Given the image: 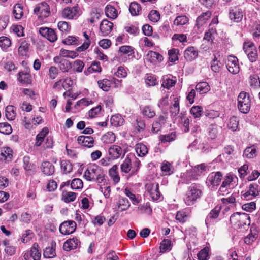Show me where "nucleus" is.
<instances>
[{"label": "nucleus", "instance_id": "4d7b16f0", "mask_svg": "<svg viewBox=\"0 0 260 260\" xmlns=\"http://www.w3.org/2000/svg\"><path fill=\"white\" fill-rule=\"evenodd\" d=\"M77 228L76 223L73 220L66 221V235L73 233Z\"/></svg>", "mask_w": 260, "mask_h": 260}, {"label": "nucleus", "instance_id": "3c124183", "mask_svg": "<svg viewBox=\"0 0 260 260\" xmlns=\"http://www.w3.org/2000/svg\"><path fill=\"white\" fill-rule=\"evenodd\" d=\"M171 241L170 239H164L160 244V252L164 253L171 249Z\"/></svg>", "mask_w": 260, "mask_h": 260}, {"label": "nucleus", "instance_id": "a18cd8bd", "mask_svg": "<svg viewBox=\"0 0 260 260\" xmlns=\"http://www.w3.org/2000/svg\"><path fill=\"white\" fill-rule=\"evenodd\" d=\"M142 114L148 118H152L155 115V112L152 108L149 106H145L141 108Z\"/></svg>", "mask_w": 260, "mask_h": 260}, {"label": "nucleus", "instance_id": "ddd939ff", "mask_svg": "<svg viewBox=\"0 0 260 260\" xmlns=\"http://www.w3.org/2000/svg\"><path fill=\"white\" fill-rule=\"evenodd\" d=\"M39 32L42 36L51 42L57 40V36L55 31L51 28L42 27L40 28Z\"/></svg>", "mask_w": 260, "mask_h": 260}, {"label": "nucleus", "instance_id": "f3484780", "mask_svg": "<svg viewBox=\"0 0 260 260\" xmlns=\"http://www.w3.org/2000/svg\"><path fill=\"white\" fill-rule=\"evenodd\" d=\"M79 144L88 148L93 146L94 141L93 137L91 136H80L77 139Z\"/></svg>", "mask_w": 260, "mask_h": 260}, {"label": "nucleus", "instance_id": "8fccbe9b", "mask_svg": "<svg viewBox=\"0 0 260 260\" xmlns=\"http://www.w3.org/2000/svg\"><path fill=\"white\" fill-rule=\"evenodd\" d=\"M129 10L133 16H137L139 14V12L141 10V7L138 3L133 2L131 3Z\"/></svg>", "mask_w": 260, "mask_h": 260}, {"label": "nucleus", "instance_id": "338daca9", "mask_svg": "<svg viewBox=\"0 0 260 260\" xmlns=\"http://www.w3.org/2000/svg\"><path fill=\"white\" fill-rule=\"evenodd\" d=\"M29 46L30 44L26 41H22L18 48L19 53L22 55H25L28 51Z\"/></svg>", "mask_w": 260, "mask_h": 260}, {"label": "nucleus", "instance_id": "4be33fe9", "mask_svg": "<svg viewBox=\"0 0 260 260\" xmlns=\"http://www.w3.org/2000/svg\"><path fill=\"white\" fill-rule=\"evenodd\" d=\"M69 185L71 189L78 190L83 188V183L81 179L79 178H74L71 182L70 181L66 182V186H69Z\"/></svg>", "mask_w": 260, "mask_h": 260}, {"label": "nucleus", "instance_id": "473e14b6", "mask_svg": "<svg viewBox=\"0 0 260 260\" xmlns=\"http://www.w3.org/2000/svg\"><path fill=\"white\" fill-rule=\"evenodd\" d=\"M78 94L76 93H73L72 89H68V91H66V96L69 98V99L67 101V103L66 104V112H69L70 110V106L72 105L71 100H75Z\"/></svg>", "mask_w": 260, "mask_h": 260}, {"label": "nucleus", "instance_id": "e2e57ef3", "mask_svg": "<svg viewBox=\"0 0 260 260\" xmlns=\"http://www.w3.org/2000/svg\"><path fill=\"white\" fill-rule=\"evenodd\" d=\"M233 179L231 175H226L222 183L220 189L221 190L224 188L230 187L232 184Z\"/></svg>", "mask_w": 260, "mask_h": 260}, {"label": "nucleus", "instance_id": "aec40b11", "mask_svg": "<svg viewBox=\"0 0 260 260\" xmlns=\"http://www.w3.org/2000/svg\"><path fill=\"white\" fill-rule=\"evenodd\" d=\"M41 169L42 172L47 176H50L54 172V166L49 161H44L42 162L41 166Z\"/></svg>", "mask_w": 260, "mask_h": 260}, {"label": "nucleus", "instance_id": "5701e85b", "mask_svg": "<svg viewBox=\"0 0 260 260\" xmlns=\"http://www.w3.org/2000/svg\"><path fill=\"white\" fill-rule=\"evenodd\" d=\"M221 128L216 124H211L208 128V134L210 138L214 139L219 134Z\"/></svg>", "mask_w": 260, "mask_h": 260}, {"label": "nucleus", "instance_id": "423d86ee", "mask_svg": "<svg viewBox=\"0 0 260 260\" xmlns=\"http://www.w3.org/2000/svg\"><path fill=\"white\" fill-rule=\"evenodd\" d=\"M146 191L149 194L154 201L160 199L161 194L159 190V184L157 183L149 182L145 185Z\"/></svg>", "mask_w": 260, "mask_h": 260}, {"label": "nucleus", "instance_id": "a878e982", "mask_svg": "<svg viewBox=\"0 0 260 260\" xmlns=\"http://www.w3.org/2000/svg\"><path fill=\"white\" fill-rule=\"evenodd\" d=\"M55 245V243L52 242L51 246H49L45 248L43 253V256L45 258H52L56 256L55 250L54 248V245Z\"/></svg>", "mask_w": 260, "mask_h": 260}, {"label": "nucleus", "instance_id": "bb28decb", "mask_svg": "<svg viewBox=\"0 0 260 260\" xmlns=\"http://www.w3.org/2000/svg\"><path fill=\"white\" fill-rule=\"evenodd\" d=\"M60 56H56L54 58V61L56 64H58L60 69L63 72H65V59L64 58L63 54L65 53L64 50H61Z\"/></svg>", "mask_w": 260, "mask_h": 260}, {"label": "nucleus", "instance_id": "f03ea898", "mask_svg": "<svg viewBox=\"0 0 260 260\" xmlns=\"http://www.w3.org/2000/svg\"><path fill=\"white\" fill-rule=\"evenodd\" d=\"M202 194L201 190L197 184H193L188 187L184 201L188 206L194 204L197 199L200 198Z\"/></svg>", "mask_w": 260, "mask_h": 260}, {"label": "nucleus", "instance_id": "b1692460", "mask_svg": "<svg viewBox=\"0 0 260 260\" xmlns=\"http://www.w3.org/2000/svg\"><path fill=\"white\" fill-rule=\"evenodd\" d=\"M80 243V241L77 238L66 240V251L76 249Z\"/></svg>", "mask_w": 260, "mask_h": 260}, {"label": "nucleus", "instance_id": "c03bdc74", "mask_svg": "<svg viewBox=\"0 0 260 260\" xmlns=\"http://www.w3.org/2000/svg\"><path fill=\"white\" fill-rule=\"evenodd\" d=\"M209 248L208 247H205L201 249L197 254V257L198 260H209L210 256L209 254Z\"/></svg>", "mask_w": 260, "mask_h": 260}, {"label": "nucleus", "instance_id": "58836bf2", "mask_svg": "<svg viewBox=\"0 0 260 260\" xmlns=\"http://www.w3.org/2000/svg\"><path fill=\"white\" fill-rule=\"evenodd\" d=\"M180 111L179 101L177 97H174L173 99V103L170 108V112L174 116L179 114Z\"/></svg>", "mask_w": 260, "mask_h": 260}, {"label": "nucleus", "instance_id": "9d476101", "mask_svg": "<svg viewBox=\"0 0 260 260\" xmlns=\"http://www.w3.org/2000/svg\"><path fill=\"white\" fill-rule=\"evenodd\" d=\"M197 171V169L192 168L183 173L181 176L182 182L185 184H189L191 181L197 180L199 177Z\"/></svg>", "mask_w": 260, "mask_h": 260}, {"label": "nucleus", "instance_id": "ea45409f", "mask_svg": "<svg viewBox=\"0 0 260 260\" xmlns=\"http://www.w3.org/2000/svg\"><path fill=\"white\" fill-rule=\"evenodd\" d=\"M122 172L128 173L131 172L132 174L131 160L129 157H126L120 166Z\"/></svg>", "mask_w": 260, "mask_h": 260}, {"label": "nucleus", "instance_id": "f704fd0d", "mask_svg": "<svg viewBox=\"0 0 260 260\" xmlns=\"http://www.w3.org/2000/svg\"><path fill=\"white\" fill-rule=\"evenodd\" d=\"M14 109V107L12 105H8L6 107V117L8 120H13L15 119L16 113Z\"/></svg>", "mask_w": 260, "mask_h": 260}, {"label": "nucleus", "instance_id": "603ef678", "mask_svg": "<svg viewBox=\"0 0 260 260\" xmlns=\"http://www.w3.org/2000/svg\"><path fill=\"white\" fill-rule=\"evenodd\" d=\"M99 87L105 91H108L111 87V81L107 79H104L98 82Z\"/></svg>", "mask_w": 260, "mask_h": 260}, {"label": "nucleus", "instance_id": "c756f323", "mask_svg": "<svg viewBox=\"0 0 260 260\" xmlns=\"http://www.w3.org/2000/svg\"><path fill=\"white\" fill-rule=\"evenodd\" d=\"M176 80L172 79L168 75L164 76L162 77V86L168 89L175 86Z\"/></svg>", "mask_w": 260, "mask_h": 260}, {"label": "nucleus", "instance_id": "13d9d810", "mask_svg": "<svg viewBox=\"0 0 260 260\" xmlns=\"http://www.w3.org/2000/svg\"><path fill=\"white\" fill-rule=\"evenodd\" d=\"M147 56L151 59V62L154 61L155 60L160 62L164 59L163 56L160 54L153 51H149L147 54Z\"/></svg>", "mask_w": 260, "mask_h": 260}, {"label": "nucleus", "instance_id": "20e7f679", "mask_svg": "<svg viewBox=\"0 0 260 260\" xmlns=\"http://www.w3.org/2000/svg\"><path fill=\"white\" fill-rule=\"evenodd\" d=\"M238 108L243 113L246 114L250 109V100L249 94L245 92H241L238 96Z\"/></svg>", "mask_w": 260, "mask_h": 260}, {"label": "nucleus", "instance_id": "79ce46f5", "mask_svg": "<svg viewBox=\"0 0 260 260\" xmlns=\"http://www.w3.org/2000/svg\"><path fill=\"white\" fill-rule=\"evenodd\" d=\"M102 68L100 66V63L94 61L91 64V66L87 69V71H84V73L85 75H88L93 72H100Z\"/></svg>", "mask_w": 260, "mask_h": 260}, {"label": "nucleus", "instance_id": "864d4df0", "mask_svg": "<svg viewBox=\"0 0 260 260\" xmlns=\"http://www.w3.org/2000/svg\"><path fill=\"white\" fill-rule=\"evenodd\" d=\"M179 50L176 48H172L168 51L169 61L171 62H174L178 60V54Z\"/></svg>", "mask_w": 260, "mask_h": 260}, {"label": "nucleus", "instance_id": "72a5a7b5", "mask_svg": "<svg viewBox=\"0 0 260 260\" xmlns=\"http://www.w3.org/2000/svg\"><path fill=\"white\" fill-rule=\"evenodd\" d=\"M196 90L200 94H204L209 91L210 86L207 82H201L196 86Z\"/></svg>", "mask_w": 260, "mask_h": 260}, {"label": "nucleus", "instance_id": "de8ad7c7", "mask_svg": "<svg viewBox=\"0 0 260 260\" xmlns=\"http://www.w3.org/2000/svg\"><path fill=\"white\" fill-rule=\"evenodd\" d=\"M111 123L114 126H121L124 121L123 118L120 115H113L110 119Z\"/></svg>", "mask_w": 260, "mask_h": 260}, {"label": "nucleus", "instance_id": "c9c22d12", "mask_svg": "<svg viewBox=\"0 0 260 260\" xmlns=\"http://www.w3.org/2000/svg\"><path fill=\"white\" fill-rule=\"evenodd\" d=\"M116 139L115 134L112 132H108L104 134L101 138L102 141L106 144L113 143Z\"/></svg>", "mask_w": 260, "mask_h": 260}, {"label": "nucleus", "instance_id": "6e6d98bb", "mask_svg": "<svg viewBox=\"0 0 260 260\" xmlns=\"http://www.w3.org/2000/svg\"><path fill=\"white\" fill-rule=\"evenodd\" d=\"M12 132V127L8 122L0 123V133L5 135H10Z\"/></svg>", "mask_w": 260, "mask_h": 260}, {"label": "nucleus", "instance_id": "680f3d73", "mask_svg": "<svg viewBox=\"0 0 260 260\" xmlns=\"http://www.w3.org/2000/svg\"><path fill=\"white\" fill-rule=\"evenodd\" d=\"M239 120L238 118L236 116H233L230 119L228 125L229 129L233 131H235L237 130Z\"/></svg>", "mask_w": 260, "mask_h": 260}, {"label": "nucleus", "instance_id": "f8f14e48", "mask_svg": "<svg viewBox=\"0 0 260 260\" xmlns=\"http://www.w3.org/2000/svg\"><path fill=\"white\" fill-rule=\"evenodd\" d=\"M108 153L113 159H116L120 157L123 158L125 152L120 146L113 145L109 148Z\"/></svg>", "mask_w": 260, "mask_h": 260}, {"label": "nucleus", "instance_id": "9b49d317", "mask_svg": "<svg viewBox=\"0 0 260 260\" xmlns=\"http://www.w3.org/2000/svg\"><path fill=\"white\" fill-rule=\"evenodd\" d=\"M226 68L228 71L233 74H236L239 72V66L237 58L234 56H229L228 57L226 62Z\"/></svg>", "mask_w": 260, "mask_h": 260}, {"label": "nucleus", "instance_id": "412c9836", "mask_svg": "<svg viewBox=\"0 0 260 260\" xmlns=\"http://www.w3.org/2000/svg\"><path fill=\"white\" fill-rule=\"evenodd\" d=\"M257 154V149L254 145L247 147L243 152V156L247 159L255 157Z\"/></svg>", "mask_w": 260, "mask_h": 260}, {"label": "nucleus", "instance_id": "37998d69", "mask_svg": "<svg viewBox=\"0 0 260 260\" xmlns=\"http://www.w3.org/2000/svg\"><path fill=\"white\" fill-rule=\"evenodd\" d=\"M105 14L108 17L112 19H115L117 16V10L111 5H107L106 7Z\"/></svg>", "mask_w": 260, "mask_h": 260}, {"label": "nucleus", "instance_id": "c85d7f7f", "mask_svg": "<svg viewBox=\"0 0 260 260\" xmlns=\"http://www.w3.org/2000/svg\"><path fill=\"white\" fill-rule=\"evenodd\" d=\"M30 255L34 260H40L41 256V250L37 243H35L30 250Z\"/></svg>", "mask_w": 260, "mask_h": 260}, {"label": "nucleus", "instance_id": "6ab92c4d", "mask_svg": "<svg viewBox=\"0 0 260 260\" xmlns=\"http://www.w3.org/2000/svg\"><path fill=\"white\" fill-rule=\"evenodd\" d=\"M211 14V12L210 11L202 13L196 20V26L198 28H199L205 24L207 21L210 18Z\"/></svg>", "mask_w": 260, "mask_h": 260}, {"label": "nucleus", "instance_id": "09e8293b", "mask_svg": "<svg viewBox=\"0 0 260 260\" xmlns=\"http://www.w3.org/2000/svg\"><path fill=\"white\" fill-rule=\"evenodd\" d=\"M18 81L22 84H29L31 82L30 75L27 73L19 72Z\"/></svg>", "mask_w": 260, "mask_h": 260}, {"label": "nucleus", "instance_id": "774afa93", "mask_svg": "<svg viewBox=\"0 0 260 260\" xmlns=\"http://www.w3.org/2000/svg\"><path fill=\"white\" fill-rule=\"evenodd\" d=\"M188 21V18L185 15L177 16L174 21V24L176 25H183Z\"/></svg>", "mask_w": 260, "mask_h": 260}, {"label": "nucleus", "instance_id": "a19ab883", "mask_svg": "<svg viewBox=\"0 0 260 260\" xmlns=\"http://www.w3.org/2000/svg\"><path fill=\"white\" fill-rule=\"evenodd\" d=\"M49 129L47 127H44L36 136V145L39 146L44 140L45 136L48 133Z\"/></svg>", "mask_w": 260, "mask_h": 260}, {"label": "nucleus", "instance_id": "6e6552de", "mask_svg": "<svg viewBox=\"0 0 260 260\" xmlns=\"http://www.w3.org/2000/svg\"><path fill=\"white\" fill-rule=\"evenodd\" d=\"M243 50L250 62L256 61L258 58V53L256 47L252 43H244Z\"/></svg>", "mask_w": 260, "mask_h": 260}, {"label": "nucleus", "instance_id": "39448f33", "mask_svg": "<svg viewBox=\"0 0 260 260\" xmlns=\"http://www.w3.org/2000/svg\"><path fill=\"white\" fill-rule=\"evenodd\" d=\"M244 14V10L240 6H233L229 9V17L234 22L238 23L241 21Z\"/></svg>", "mask_w": 260, "mask_h": 260}, {"label": "nucleus", "instance_id": "7ed1b4c3", "mask_svg": "<svg viewBox=\"0 0 260 260\" xmlns=\"http://www.w3.org/2000/svg\"><path fill=\"white\" fill-rule=\"evenodd\" d=\"M260 185L257 183H250L244 191L241 192V198L245 200H252L259 196Z\"/></svg>", "mask_w": 260, "mask_h": 260}, {"label": "nucleus", "instance_id": "f257e3e1", "mask_svg": "<svg viewBox=\"0 0 260 260\" xmlns=\"http://www.w3.org/2000/svg\"><path fill=\"white\" fill-rule=\"evenodd\" d=\"M83 177L87 181H95L99 184L104 183L105 181V174L102 169L95 164L87 168Z\"/></svg>", "mask_w": 260, "mask_h": 260}, {"label": "nucleus", "instance_id": "4c0bfd02", "mask_svg": "<svg viewBox=\"0 0 260 260\" xmlns=\"http://www.w3.org/2000/svg\"><path fill=\"white\" fill-rule=\"evenodd\" d=\"M135 149L138 155L140 157L145 156L148 153L147 147L143 143L136 144Z\"/></svg>", "mask_w": 260, "mask_h": 260}, {"label": "nucleus", "instance_id": "0eeeda50", "mask_svg": "<svg viewBox=\"0 0 260 260\" xmlns=\"http://www.w3.org/2000/svg\"><path fill=\"white\" fill-rule=\"evenodd\" d=\"M222 174L220 172H213L209 174L207 178L206 183L211 188L218 186L222 178Z\"/></svg>", "mask_w": 260, "mask_h": 260}, {"label": "nucleus", "instance_id": "e433bc0d", "mask_svg": "<svg viewBox=\"0 0 260 260\" xmlns=\"http://www.w3.org/2000/svg\"><path fill=\"white\" fill-rule=\"evenodd\" d=\"M179 118L180 119L179 122L182 125L184 131L185 132H188L189 130V119L188 117H187L185 114L181 113L179 116Z\"/></svg>", "mask_w": 260, "mask_h": 260}, {"label": "nucleus", "instance_id": "cd10ccee", "mask_svg": "<svg viewBox=\"0 0 260 260\" xmlns=\"http://www.w3.org/2000/svg\"><path fill=\"white\" fill-rule=\"evenodd\" d=\"M109 174L115 183H117L119 182L120 177L118 174L117 165H115L109 169Z\"/></svg>", "mask_w": 260, "mask_h": 260}, {"label": "nucleus", "instance_id": "bf43d9fd", "mask_svg": "<svg viewBox=\"0 0 260 260\" xmlns=\"http://www.w3.org/2000/svg\"><path fill=\"white\" fill-rule=\"evenodd\" d=\"M190 112L194 118H199L203 113V108L199 106H194L190 109Z\"/></svg>", "mask_w": 260, "mask_h": 260}, {"label": "nucleus", "instance_id": "052dcab7", "mask_svg": "<svg viewBox=\"0 0 260 260\" xmlns=\"http://www.w3.org/2000/svg\"><path fill=\"white\" fill-rule=\"evenodd\" d=\"M161 169L165 175H170L173 172L172 165L168 161H164L162 163Z\"/></svg>", "mask_w": 260, "mask_h": 260}, {"label": "nucleus", "instance_id": "dca6fc26", "mask_svg": "<svg viewBox=\"0 0 260 260\" xmlns=\"http://www.w3.org/2000/svg\"><path fill=\"white\" fill-rule=\"evenodd\" d=\"M84 67V62L80 60H76L73 63L66 62V72L68 71L70 69H72L73 71L77 72H81Z\"/></svg>", "mask_w": 260, "mask_h": 260}, {"label": "nucleus", "instance_id": "2eb2a0df", "mask_svg": "<svg viewBox=\"0 0 260 260\" xmlns=\"http://www.w3.org/2000/svg\"><path fill=\"white\" fill-rule=\"evenodd\" d=\"M184 56L187 61H192L198 56V49L193 47H187L184 51Z\"/></svg>", "mask_w": 260, "mask_h": 260}, {"label": "nucleus", "instance_id": "1a4fd4ad", "mask_svg": "<svg viewBox=\"0 0 260 260\" xmlns=\"http://www.w3.org/2000/svg\"><path fill=\"white\" fill-rule=\"evenodd\" d=\"M221 210V206L217 205L211 210L205 218V224L207 228L210 227L214 224L215 220L218 217Z\"/></svg>", "mask_w": 260, "mask_h": 260}, {"label": "nucleus", "instance_id": "5fc2aeb1", "mask_svg": "<svg viewBox=\"0 0 260 260\" xmlns=\"http://www.w3.org/2000/svg\"><path fill=\"white\" fill-rule=\"evenodd\" d=\"M176 139L175 133L172 132L170 134L161 135L159 137V140L162 143L170 142Z\"/></svg>", "mask_w": 260, "mask_h": 260}, {"label": "nucleus", "instance_id": "a211bd4d", "mask_svg": "<svg viewBox=\"0 0 260 260\" xmlns=\"http://www.w3.org/2000/svg\"><path fill=\"white\" fill-rule=\"evenodd\" d=\"M113 24L107 19L103 20L100 24V29L103 36L109 35L112 31Z\"/></svg>", "mask_w": 260, "mask_h": 260}, {"label": "nucleus", "instance_id": "4468645a", "mask_svg": "<svg viewBox=\"0 0 260 260\" xmlns=\"http://www.w3.org/2000/svg\"><path fill=\"white\" fill-rule=\"evenodd\" d=\"M80 9L78 5L76 4L72 7L66 8V18L69 19H77L80 15Z\"/></svg>", "mask_w": 260, "mask_h": 260}, {"label": "nucleus", "instance_id": "69168bd1", "mask_svg": "<svg viewBox=\"0 0 260 260\" xmlns=\"http://www.w3.org/2000/svg\"><path fill=\"white\" fill-rule=\"evenodd\" d=\"M248 168V164H244L238 169V171L241 179H244L247 176L249 172Z\"/></svg>", "mask_w": 260, "mask_h": 260}, {"label": "nucleus", "instance_id": "49530a36", "mask_svg": "<svg viewBox=\"0 0 260 260\" xmlns=\"http://www.w3.org/2000/svg\"><path fill=\"white\" fill-rule=\"evenodd\" d=\"M239 218H240V219L238 220L236 226L241 227L247 224H250V217L248 214L246 213H241Z\"/></svg>", "mask_w": 260, "mask_h": 260}, {"label": "nucleus", "instance_id": "2f4dec72", "mask_svg": "<svg viewBox=\"0 0 260 260\" xmlns=\"http://www.w3.org/2000/svg\"><path fill=\"white\" fill-rule=\"evenodd\" d=\"M249 84L251 87L257 88L260 87V80L257 74H251L249 76Z\"/></svg>", "mask_w": 260, "mask_h": 260}, {"label": "nucleus", "instance_id": "7c9ffc66", "mask_svg": "<svg viewBox=\"0 0 260 260\" xmlns=\"http://www.w3.org/2000/svg\"><path fill=\"white\" fill-rule=\"evenodd\" d=\"M117 206L118 209L120 211H125L129 208L130 203L126 198L120 197Z\"/></svg>", "mask_w": 260, "mask_h": 260}, {"label": "nucleus", "instance_id": "0e129e2a", "mask_svg": "<svg viewBox=\"0 0 260 260\" xmlns=\"http://www.w3.org/2000/svg\"><path fill=\"white\" fill-rule=\"evenodd\" d=\"M13 13L16 19H20L23 14L22 7L19 4L15 5L13 9Z\"/></svg>", "mask_w": 260, "mask_h": 260}, {"label": "nucleus", "instance_id": "393cba45", "mask_svg": "<svg viewBox=\"0 0 260 260\" xmlns=\"http://www.w3.org/2000/svg\"><path fill=\"white\" fill-rule=\"evenodd\" d=\"M119 51L121 55H126L129 57V59L132 58L134 56V49L130 46H122L119 48Z\"/></svg>", "mask_w": 260, "mask_h": 260}]
</instances>
